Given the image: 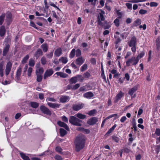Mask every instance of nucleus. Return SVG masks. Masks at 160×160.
Instances as JSON below:
<instances>
[{"label": "nucleus", "instance_id": "f257e3e1", "mask_svg": "<svg viewBox=\"0 0 160 160\" xmlns=\"http://www.w3.org/2000/svg\"><path fill=\"white\" fill-rule=\"evenodd\" d=\"M85 142V138L84 136L79 135L77 137L75 144L77 152H79L84 148Z\"/></svg>", "mask_w": 160, "mask_h": 160}, {"label": "nucleus", "instance_id": "f03ea898", "mask_svg": "<svg viewBox=\"0 0 160 160\" xmlns=\"http://www.w3.org/2000/svg\"><path fill=\"white\" fill-rule=\"evenodd\" d=\"M137 39L135 36L131 37L128 44L129 47H132L131 50L133 52H135L136 51V46L137 44Z\"/></svg>", "mask_w": 160, "mask_h": 160}, {"label": "nucleus", "instance_id": "7ed1b4c3", "mask_svg": "<svg viewBox=\"0 0 160 160\" xmlns=\"http://www.w3.org/2000/svg\"><path fill=\"white\" fill-rule=\"evenodd\" d=\"M69 120V122L72 125L78 126L82 125V121L76 118L75 115L71 116Z\"/></svg>", "mask_w": 160, "mask_h": 160}, {"label": "nucleus", "instance_id": "20e7f679", "mask_svg": "<svg viewBox=\"0 0 160 160\" xmlns=\"http://www.w3.org/2000/svg\"><path fill=\"white\" fill-rule=\"evenodd\" d=\"M101 12L99 13V14L97 17V22L98 24L101 26H104L103 23L102 21H103L105 20V18L104 15L105 14V12L104 11L101 9L100 10Z\"/></svg>", "mask_w": 160, "mask_h": 160}, {"label": "nucleus", "instance_id": "39448f33", "mask_svg": "<svg viewBox=\"0 0 160 160\" xmlns=\"http://www.w3.org/2000/svg\"><path fill=\"white\" fill-rule=\"evenodd\" d=\"M138 61V57H133L128 59L126 62V64L127 66H129L131 63H132L133 65H135L137 64Z\"/></svg>", "mask_w": 160, "mask_h": 160}, {"label": "nucleus", "instance_id": "423d86ee", "mask_svg": "<svg viewBox=\"0 0 160 160\" xmlns=\"http://www.w3.org/2000/svg\"><path fill=\"white\" fill-rule=\"evenodd\" d=\"M84 106V104L81 102H79L74 104L72 105V108L75 111H78L81 109Z\"/></svg>", "mask_w": 160, "mask_h": 160}, {"label": "nucleus", "instance_id": "0eeeda50", "mask_svg": "<svg viewBox=\"0 0 160 160\" xmlns=\"http://www.w3.org/2000/svg\"><path fill=\"white\" fill-rule=\"evenodd\" d=\"M40 110L42 112L47 115L51 116L52 114L51 111L44 105H42L40 107Z\"/></svg>", "mask_w": 160, "mask_h": 160}, {"label": "nucleus", "instance_id": "6e6552de", "mask_svg": "<svg viewBox=\"0 0 160 160\" xmlns=\"http://www.w3.org/2000/svg\"><path fill=\"white\" fill-rule=\"evenodd\" d=\"M12 63L9 61L7 64L5 68V75L6 76L9 75L12 67Z\"/></svg>", "mask_w": 160, "mask_h": 160}, {"label": "nucleus", "instance_id": "1a4fd4ad", "mask_svg": "<svg viewBox=\"0 0 160 160\" xmlns=\"http://www.w3.org/2000/svg\"><path fill=\"white\" fill-rule=\"evenodd\" d=\"M53 73V71L52 69H50L46 70L44 73L43 79H46L47 77L51 76Z\"/></svg>", "mask_w": 160, "mask_h": 160}, {"label": "nucleus", "instance_id": "9d476101", "mask_svg": "<svg viewBox=\"0 0 160 160\" xmlns=\"http://www.w3.org/2000/svg\"><path fill=\"white\" fill-rule=\"evenodd\" d=\"M85 59L81 56L77 58L75 60V63L79 66L82 65L84 62Z\"/></svg>", "mask_w": 160, "mask_h": 160}, {"label": "nucleus", "instance_id": "9b49d317", "mask_svg": "<svg viewBox=\"0 0 160 160\" xmlns=\"http://www.w3.org/2000/svg\"><path fill=\"white\" fill-rule=\"evenodd\" d=\"M98 118L96 117H94L89 119L87 123L90 125H93L95 124L98 122Z\"/></svg>", "mask_w": 160, "mask_h": 160}, {"label": "nucleus", "instance_id": "f8f14e48", "mask_svg": "<svg viewBox=\"0 0 160 160\" xmlns=\"http://www.w3.org/2000/svg\"><path fill=\"white\" fill-rule=\"evenodd\" d=\"M123 96L124 93L121 91L119 92L114 99V102L115 103L117 102Z\"/></svg>", "mask_w": 160, "mask_h": 160}, {"label": "nucleus", "instance_id": "ddd939ff", "mask_svg": "<svg viewBox=\"0 0 160 160\" xmlns=\"http://www.w3.org/2000/svg\"><path fill=\"white\" fill-rule=\"evenodd\" d=\"M10 48V45L7 44L5 45V46L4 47L3 50V56H6L8 52L9 51Z\"/></svg>", "mask_w": 160, "mask_h": 160}, {"label": "nucleus", "instance_id": "4468645a", "mask_svg": "<svg viewBox=\"0 0 160 160\" xmlns=\"http://www.w3.org/2000/svg\"><path fill=\"white\" fill-rule=\"evenodd\" d=\"M43 55V52L40 48L38 49L34 54V56L36 59H38L40 56Z\"/></svg>", "mask_w": 160, "mask_h": 160}, {"label": "nucleus", "instance_id": "2eb2a0df", "mask_svg": "<svg viewBox=\"0 0 160 160\" xmlns=\"http://www.w3.org/2000/svg\"><path fill=\"white\" fill-rule=\"evenodd\" d=\"M22 73V67L21 66H19L18 69L17 70L16 72V78L18 80L20 79V76Z\"/></svg>", "mask_w": 160, "mask_h": 160}, {"label": "nucleus", "instance_id": "dca6fc26", "mask_svg": "<svg viewBox=\"0 0 160 160\" xmlns=\"http://www.w3.org/2000/svg\"><path fill=\"white\" fill-rule=\"evenodd\" d=\"M69 97L67 96H62L60 98V101L62 103H65L68 102L70 100Z\"/></svg>", "mask_w": 160, "mask_h": 160}, {"label": "nucleus", "instance_id": "f3484780", "mask_svg": "<svg viewBox=\"0 0 160 160\" xmlns=\"http://www.w3.org/2000/svg\"><path fill=\"white\" fill-rule=\"evenodd\" d=\"M138 90L137 87H134L130 89L128 92V94L130 95L131 97H134L135 95L133 96V94L135 92Z\"/></svg>", "mask_w": 160, "mask_h": 160}, {"label": "nucleus", "instance_id": "a211bd4d", "mask_svg": "<svg viewBox=\"0 0 160 160\" xmlns=\"http://www.w3.org/2000/svg\"><path fill=\"white\" fill-rule=\"evenodd\" d=\"M58 124L60 127L64 128L67 130H69V128L68 125L64 122L59 121H58Z\"/></svg>", "mask_w": 160, "mask_h": 160}, {"label": "nucleus", "instance_id": "6ab92c4d", "mask_svg": "<svg viewBox=\"0 0 160 160\" xmlns=\"http://www.w3.org/2000/svg\"><path fill=\"white\" fill-rule=\"evenodd\" d=\"M94 96V94L91 92H88L85 93L83 95V97L86 98L90 99Z\"/></svg>", "mask_w": 160, "mask_h": 160}, {"label": "nucleus", "instance_id": "aec40b11", "mask_svg": "<svg viewBox=\"0 0 160 160\" xmlns=\"http://www.w3.org/2000/svg\"><path fill=\"white\" fill-rule=\"evenodd\" d=\"M47 104L50 107L53 108H59L60 106V104L58 103H52L49 102H48Z\"/></svg>", "mask_w": 160, "mask_h": 160}, {"label": "nucleus", "instance_id": "412c9836", "mask_svg": "<svg viewBox=\"0 0 160 160\" xmlns=\"http://www.w3.org/2000/svg\"><path fill=\"white\" fill-rule=\"evenodd\" d=\"M6 33V29L5 27L3 26H2L0 28V36L1 37L3 36Z\"/></svg>", "mask_w": 160, "mask_h": 160}, {"label": "nucleus", "instance_id": "4be33fe9", "mask_svg": "<svg viewBox=\"0 0 160 160\" xmlns=\"http://www.w3.org/2000/svg\"><path fill=\"white\" fill-rule=\"evenodd\" d=\"M62 54V50L60 48L57 49L54 52V55L57 57L60 56Z\"/></svg>", "mask_w": 160, "mask_h": 160}, {"label": "nucleus", "instance_id": "5701e85b", "mask_svg": "<svg viewBox=\"0 0 160 160\" xmlns=\"http://www.w3.org/2000/svg\"><path fill=\"white\" fill-rule=\"evenodd\" d=\"M58 76H60L62 78H66L68 77V75L66 73H63L62 72H57L56 73Z\"/></svg>", "mask_w": 160, "mask_h": 160}, {"label": "nucleus", "instance_id": "b1692460", "mask_svg": "<svg viewBox=\"0 0 160 160\" xmlns=\"http://www.w3.org/2000/svg\"><path fill=\"white\" fill-rule=\"evenodd\" d=\"M75 116L78 118L79 119H85L86 118V115L84 114H83L80 113H78L75 115Z\"/></svg>", "mask_w": 160, "mask_h": 160}, {"label": "nucleus", "instance_id": "393cba45", "mask_svg": "<svg viewBox=\"0 0 160 160\" xmlns=\"http://www.w3.org/2000/svg\"><path fill=\"white\" fill-rule=\"evenodd\" d=\"M77 81L75 76L71 78L69 80V82L70 84H75Z\"/></svg>", "mask_w": 160, "mask_h": 160}, {"label": "nucleus", "instance_id": "a878e982", "mask_svg": "<svg viewBox=\"0 0 160 160\" xmlns=\"http://www.w3.org/2000/svg\"><path fill=\"white\" fill-rule=\"evenodd\" d=\"M41 47L44 52H47L48 50V45L47 43H44L42 44Z\"/></svg>", "mask_w": 160, "mask_h": 160}, {"label": "nucleus", "instance_id": "bb28decb", "mask_svg": "<svg viewBox=\"0 0 160 160\" xmlns=\"http://www.w3.org/2000/svg\"><path fill=\"white\" fill-rule=\"evenodd\" d=\"M3 62L0 63V75L1 77L3 76Z\"/></svg>", "mask_w": 160, "mask_h": 160}, {"label": "nucleus", "instance_id": "cd10ccee", "mask_svg": "<svg viewBox=\"0 0 160 160\" xmlns=\"http://www.w3.org/2000/svg\"><path fill=\"white\" fill-rule=\"evenodd\" d=\"M20 155L21 158L24 160H30V159L29 157L26 156L25 154L22 152H20Z\"/></svg>", "mask_w": 160, "mask_h": 160}, {"label": "nucleus", "instance_id": "c85d7f7f", "mask_svg": "<svg viewBox=\"0 0 160 160\" xmlns=\"http://www.w3.org/2000/svg\"><path fill=\"white\" fill-rule=\"evenodd\" d=\"M31 107L34 108H37L39 106L38 103L35 102H31L30 103Z\"/></svg>", "mask_w": 160, "mask_h": 160}, {"label": "nucleus", "instance_id": "c756f323", "mask_svg": "<svg viewBox=\"0 0 160 160\" xmlns=\"http://www.w3.org/2000/svg\"><path fill=\"white\" fill-rule=\"evenodd\" d=\"M90 87V85H87L85 86H83V87H81L80 88L79 90H80V91H81V92L86 91L87 90V89Z\"/></svg>", "mask_w": 160, "mask_h": 160}, {"label": "nucleus", "instance_id": "7c9ffc66", "mask_svg": "<svg viewBox=\"0 0 160 160\" xmlns=\"http://www.w3.org/2000/svg\"><path fill=\"white\" fill-rule=\"evenodd\" d=\"M44 70L43 68H40L36 70V74L41 75L43 72Z\"/></svg>", "mask_w": 160, "mask_h": 160}, {"label": "nucleus", "instance_id": "2f4dec72", "mask_svg": "<svg viewBox=\"0 0 160 160\" xmlns=\"http://www.w3.org/2000/svg\"><path fill=\"white\" fill-rule=\"evenodd\" d=\"M112 140L114 141L117 143H118L120 140L119 137H117L116 135H113L112 136Z\"/></svg>", "mask_w": 160, "mask_h": 160}, {"label": "nucleus", "instance_id": "473e14b6", "mask_svg": "<svg viewBox=\"0 0 160 160\" xmlns=\"http://www.w3.org/2000/svg\"><path fill=\"white\" fill-rule=\"evenodd\" d=\"M75 76L77 78V81H78L80 82H82L84 80V77L81 75H77Z\"/></svg>", "mask_w": 160, "mask_h": 160}, {"label": "nucleus", "instance_id": "72a5a7b5", "mask_svg": "<svg viewBox=\"0 0 160 160\" xmlns=\"http://www.w3.org/2000/svg\"><path fill=\"white\" fill-rule=\"evenodd\" d=\"M141 23V21L139 19H137L134 22L133 26H137L140 25Z\"/></svg>", "mask_w": 160, "mask_h": 160}, {"label": "nucleus", "instance_id": "f704fd0d", "mask_svg": "<svg viewBox=\"0 0 160 160\" xmlns=\"http://www.w3.org/2000/svg\"><path fill=\"white\" fill-rule=\"evenodd\" d=\"M60 136L63 137L67 133V131L63 128L60 129Z\"/></svg>", "mask_w": 160, "mask_h": 160}, {"label": "nucleus", "instance_id": "c9c22d12", "mask_svg": "<svg viewBox=\"0 0 160 160\" xmlns=\"http://www.w3.org/2000/svg\"><path fill=\"white\" fill-rule=\"evenodd\" d=\"M5 17V14L4 13L2 14L0 16V25H2L4 21V18Z\"/></svg>", "mask_w": 160, "mask_h": 160}, {"label": "nucleus", "instance_id": "e433bc0d", "mask_svg": "<svg viewBox=\"0 0 160 160\" xmlns=\"http://www.w3.org/2000/svg\"><path fill=\"white\" fill-rule=\"evenodd\" d=\"M76 52V50L75 49H73L71 51L70 55L69 57L71 58H73L75 56Z\"/></svg>", "mask_w": 160, "mask_h": 160}, {"label": "nucleus", "instance_id": "4c0bfd02", "mask_svg": "<svg viewBox=\"0 0 160 160\" xmlns=\"http://www.w3.org/2000/svg\"><path fill=\"white\" fill-rule=\"evenodd\" d=\"M88 65L87 64H84L81 68H80V71H81L82 72L86 70H87L88 68Z\"/></svg>", "mask_w": 160, "mask_h": 160}, {"label": "nucleus", "instance_id": "58836bf2", "mask_svg": "<svg viewBox=\"0 0 160 160\" xmlns=\"http://www.w3.org/2000/svg\"><path fill=\"white\" fill-rule=\"evenodd\" d=\"M41 64L43 65H45L47 63L46 58L44 56H43L41 58Z\"/></svg>", "mask_w": 160, "mask_h": 160}, {"label": "nucleus", "instance_id": "ea45409f", "mask_svg": "<svg viewBox=\"0 0 160 160\" xmlns=\"http://www.w3.org/2000/svg\"><path fill=\"white\" fill-rule=\"evenodd\" d=\"M117 125L114 124L111 128L107 132L106 134H108L111 133L116 127Z\"/></svg>", "mask_w": 160, "mask_h": 160}, {"label": "nucleus", "instance_id": "a19ab883", "mask_svg": "<svg viewBox=\"0 0 160 160\" xmlns=\"http://www.w3.org/2000/svg\"><path fill=\"white\" fill-rule=\"evenodd\" d=\"M59 61L65 64L68 62V60L67 58L62 57L59 59Z\"/></svg>", "mask_w": 160, "mask_h": 160}, {"label": "nucleus", "instance_id": "79ce46f5", "mask_svg": "<svg viewBox=\"0 0 160 160\" xmlns=\"http://www.w3.org/2000/svg\"><path fill=\"white\" fill-rule=\"evenodd\" d=\"M29 56L28 55H26L25 57H24L22 60L21 62L22 64H24L27 62L29 58Z\"/></svg>", "mask_w": 160, "mask_h": 160}, {"label": "nucleus", "instance_id": "37998d69", "mask_svg": "<svg viewBox=\"0 0 160 160\" xmlns=\"http://www.w3.org/2000/svg\"><path fill=\"white\" fill-rule=\"evenodd\" d=\"M114 37L115 38V43L116 45L118 44L121 41V39L118 36L117 37L116 36L114 35Z\"/></svg>", "mask_w": 160, "mask_h": 160}, {"label": "nucleus", "instance_id": "c03bdc74", "mask_svg": "<svg viewBox=\"0 0 160 160\" xmlns=\"http://www.w3.org/2000/svg\"><path fill=\"white\" fill-rule=\"evenodd\" d=\"M160 38H157L156 40V46L157 47V49L159 50L160 48V42L159 41Z\"/></svg>", "mask_w": 160, "mask_h": 160}, {"label": "nucleus", "instance_id": "a18cd8bd", "mask_svg": "<svg viewBox=\"0 0 160 160\" xmlns=\"http://www.w3.org/2000/svg\"><path fill=\"white\" fill-rule=\"evenodd\" d=\"M119 19L118 18H117L114 21V23L117 27H118L119 26Z\"/></svg>", "mask_w": 160, "mask_h": 160}, {"label": "nucleus", "instance_id": "49530a36", "mask_svg": "<svg viewBox=\"0 0 160 160\" xmlns=\"http://www.w3.org/2000/svg\"><path fill=\"white\" fill-rule=\"evenodd\" d=\"M35 63V61L32 59H30L29 62V65L30 66L33 67Z\"/></svg>", "mask_w": 160, "mask_h": 160}, {"label": "nucleus", "instance_id": "de8ad7c7", "mask_svg": "<svg viewBox=\"0 0 160 160\" xmlns=\"http://www.w3.org/2000/svg\"><path fill=\"white\" fill-rule=\"evenodd\" d=\"M37 81L38 82H41L42 79V76L41 75H39V74H37Z\"/></svg>", "mask_w": 160, "mask_h": 160}, {"label": "nucleus", "instance_id": "09e8293b", "mask_svg": "<svg viewBox=\"0 0 160 160\" xmlns=\"http://www.w3.org/2000/svg\"><path fill=\"white\" fill-rule=\"evenodd\" d=\"M76 56L77 57H80L81 55V51L79 49H78L76 51Z\"/></svg>", "mask_w": 160, "mask_h": 160}, {"label": "nucleus", "instance_id": "8fccbe9b", "mask_svg": "<svg viewBox=\"0 0 160 160\" xmlns=\"http://www.w3.org/2000/svg\"><path fill=\"white\" fill-rule=\"evenodd\" d=\"M83 76H84V77H83L84 78H88L90 77L91 75L89 72H87L84 73Z\"/></svg>", "mask_w": 160, "mask_h": 160}, {"label": "nucleus", "instance_id": "3c124183", "mask_svg": "<svg viewBox=\"0 0 160 160\" xmlns=\"http://www.w3.org/2000/svg\"><path fill=\"white\" fill-rule=\"evenodd\" d=\"M96 112V111L95 109H93L90 111L88 113V114L90 116H93Z\"/></svg>", "mask_w": 160, "mask_h": 160}, {"label": "nucleus", "instance_id": "603ef678", "mask_svg": "<svg viewBox=\"0 0 160 160\" xmlns=\"http://www.w3.org/2000/svg\"><path fill=\"white\" fill-rule=\"evenodd\" d=\"M32 68L29 67L28 70V75L29 77L31 76V73L32 72Z\"/></svg>", "mask_w": 160, "mask_h": 160}, {"label": "nucleus", "instance_id": "864d4df0", "mask_svg": "<svg viewBox=\"0 0 160 160\" xmlns=\"http://www.w3.org/2000/svg\"><path fill=\"white\" fill-rule=\"evenodd\" d=\"M123 151L125 153H129L131 151L130 149V148L125 147L124 148Z\"/></svg>", "mask_w": 160, "mask_h": 160}, {"label": "nucleus", "instance_id": "5fc2aeb1", "mask_svg": "<svg viewBox=\"0 0 160 160\" xmlns=\"http://www.w3.org/2000/svg\"><path fill=\"white\" fill-rule=\"evenodd\" d=\"M46 57L48 58L51 59L52 58L53 55V51L51 52L50 53L46 54Z\"/></svg>", "mask_w": 160, "mask_h": 160}, {"label": "nucleus", "instance_id": "6e6d98bb", "mask_svg": "<svg viewBox=\"0 0 160 160\" xmlns=\"http://www.w3.org/2000/svg\"><path fill=\"white\" fill-rule=\"evenodd\" d=\"M132 125L133 126V127L134 128V131L135 132H136L137 130V127L136 126V124L135 121H133L132 122Z\"/></svg>", "mask_w": 160, "mask_h": 160}, {"label": "nucleus", "instance_id": "4d7b16f0", "mask_svg": "<svg viewBox=\"0 0 160 160\" xmlns=\"http://www.w3.org/2000/svg\"><path fill=\"white\" fill-rule=\"evenodd\" d=\"M55 150L56 151L60 153H61L62 151V148L59 146H57Z\"/></svg>", "mask_w": 160, "mask_h": 160}, {"label": "nucleus", "instance_id": "13d9d810", "mask_svg": "<svg viewBox=\"0 0 160 160\" xmlns=\"http://www.w3.org/2000/svg\"><path fill=\"white\" fill-rule=\"evenodd\" d=\"M155 134L157 136H160V129L159 128H156L155 132Z\"/></svg>", "mask_w": 160, "mask_h": 160}, {"label": "nucleus", "instance_id": "bf43d9fd", "mask_svg": "<svg viewBox=\"0 0 160 160\" xmlns=\"http://www.w3.org/2000/svg\"><path fill=\"white\" fill-rule=\"evenodd\" d=\"M158 3L155 2H151L150 3V6L151 7H156L158 6Z\"/></svg>", "mask_w": 160, "mask_h": 160}, {"label": "nucleus", "instance_id": "052dcab7", "mask_svg": "<svg viewBox=\"0 0 160 160\" xmlns=\"http://www.w3.org/2000/svg\"><path fill=\"white\" fill-rule=\"evenodd\" d=\"M80 87V84L79 83H77L76 84L73 85V90H75L79 88Z\"/></svg>", "mask_w": 160, "mask_h": 160}, {"label": "nucleus", "instance_id": "680f3d73", "mask_svg": "<svg viewBox=\"0 0 160 160\" xmlns=\"http://www.w3.org/2000/svg\"><path fill=\"white\" fill-rule=\"evenodd\" d=\"M147 11L143 9H140L139 11V13L141 14H144L147 13Z\"/></svg>", "mask_w": 160, "mask_h": 160}, {"label": "nucleus", "instance_id": "e2e57ef3", "mask_svg": "<svg viewBox=\"0 0 160 160\" xmlns=\"http://www.w3.org/2000/svg\"><path fill=\"white\" fill-rule=\"evenodd\" d=\"M44 94L42 93H40L39 94V98L40 100L43 99L44 98Z\"/></svg>", "mask_w": 160, "mask_h": 160}, {"label": "nucleus", "instance_id": "0e129e2a", "mask_svg": "<svg viewBox=\"0 0 160 160\" xmlns=\"http://www.w3.org/2000/svg\"><path fill=\"white\" fill-rule=\"evenodd\" d=\"M55 158L57 160H63L61 156L59 155H56L55 157Z\"/></svg>", "mask_w": 160, "mask_h": 160}, {"label": "nucleus", "instance_id": "69168bd1", "mask_svg": "<svg viewBox=\"0 0 160 160\" xmlns=\"http://www.w3.org/2000/svg\"><path fill=\"white\" fill-rule=\"evenodd\" d=\"M47 101H51V102H55L56 101V100L55 99L53 98H48L47 99Z\"/></svg>", "mask_w": 160, "mask_h": 160}, {"label": "nucleus", "instance_id": "338daca9", "mask_svg": "<svg viewBox=\"0 0 160 160\" xmlns=\"http://www.w3.org/2000/svg\"><path fill=\"white\" fill-rule=\"evenodd\" d=\"M72 84H70L68 85L66 87V89L67 90H69L72 89L73 90V86L71 85Z\"/></svg>", "mask_w": 160, "mask_h": 160}, {"label": "nucleus", "instance_id": "774afa93", "mask_svg": "<svg viewBox=\"0 0 160 160\" xmlns=\"http://www.w3.org/2000/svg\"><path fill=\"white\" fill-rule=\"evenodd\" d=\"M92 64L95 65L96 64V60L94 58H92L90 60Z\"/></svg>", "mask_w": 160, "mask_h": 160}]
</instances>
